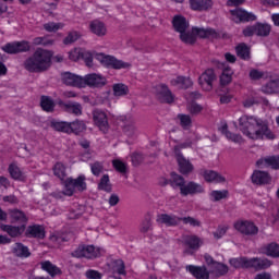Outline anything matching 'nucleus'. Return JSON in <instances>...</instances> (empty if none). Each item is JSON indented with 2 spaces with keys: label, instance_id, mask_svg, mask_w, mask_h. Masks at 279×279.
I'll list each match as a JSON object with an SVG mask.
<instances>
[{
  "label": "nucleus",
  "instance_id": "obj_59",
  "mask_svg": "<svg viewBox=\"0 0 279 279\" xmlns=\"http://www.w3.org/2000/svg\"><path fill=\"white\" fill-rule=\"evenodd\" d=\"M61 27H63L62 23L49 22L44 24V29H46V32H58Z\"/></svg>",
  "mask_w": 279,
  "mask_h": 279
},
{
  "label": "nucleus",
  "instance_id": "obj_28",
  "mask_svg": "<svg viewBox=\"0 0 279 279\" xmlns=\"http://www.w3.org/2000/svg\"><path fill=\"white\" fill-rule=\"evenodd\" d=\"M253 184H269L271 177L268 172L255 170L251 177Z\"/></svg>",
  "mask_w": 279,
  "mask_h": 279
},
{
  "label": "nucleus",
  "instance_id": "obj_56",
  "mask_svg": "<svg viewBox=\"0 0 279 279\" xmlns=\"http://www.w3.org/2000/svg\"><path fill=\"white\" fill-rule=\"evenodd\" d=\"M180 221H183L185 225H190L193 228H199L202 227V221L189 216V217H180Z\"/></svg>",
  "mask_w": 279,
  "mask_h": 279
},
{
  "label": "nucleus",
  "instance_id": "obj_63",
  "mask_svg": "<svg viewBox=\"0 0 279 279\" xmlns=\"http://www.w3.org/2000/svg\"><path fill=\"white\" fill-rule=\"evenodd\" d=\"M87 279H101V272L97 270L89 269L85 272Z\"/></svg>",
  "mask_w": 279,
  "mask_h": 279
},
{
  "label": "nucleus",
  "instance_id": "obj_47",
  "mask_svg": "<svg viewBox=\"0 0 279 279\" xmlns=\"http://www.w3.org/2000/svg\"><path fill=\"white\" fill-rule=\"evenodd\" d=\"M235 51L241 60H250V47H247L245 44L238 45Z\"/></svg>",
  "mask_w": 279,
  "mask_h": 279
},
{
  "label": "nucleus",
  "instance_id": "obj_34",
  "mask_svg": "<svg viewBox=\"0 0 279 279\" xmlns=\"http://www.w3.org/2000/svg\"><path fill=\"white\" fill-rule=\"evenodd\" d=\"M59 106H63L65 112L80 117L82 114V105L80 102H63L59 101Z\"/></svg>",
  "mask_w": 279,
  "mask_h": 279
},
{
  "label": "nucleus",
  "instance_id": "obj_14",
  "mask_svg": "<svg viewBox=\"0 0 279 279\" xmlns=\"http://www.w3.org/2000/svg\"><path fill=\"white\" fill-rule=\"evenodd\" d=\"M93 119L95 125L99 128L100 132L107 134L108 130H110V124L108 123V114L99 109H96L93 112Z\"/></svg>",
  "mask_w": 279,
  "mask_h": 279
},
{
  "label": "nucleus",
  "instance_id": "obj_62",
  "mask_svg": "<svg viewBox=\"0 0 279 279\" xmlns=\"http://www.w3.org/2000/svg\"><path fill=\"white\" fill-rule=\"evenodd\" d=\"M132 165L133 167H138L140 165H143V161L145 158L143 157V154L134 153L131 156Z\"/></svg>",
  "mask_w": 279,
  "mask_h": 279
},
{
  "label": "nucleus",
  "instance_id": "obj_64",
  "mask_svg": "<svg viewBox=\"0 0 279 279\" xmlns=\"http://www.w3.org/2000/svg\"><path fill=\"white\" fill-rule=\"evenodd\" d=\"M203 110L201 105H197V102H192L189 106V111L191 112V114H199V112Z\"/></svg>",
  "mask_w": 279,
  "mask_h": 279
},
{
  "label": "nucleus",
  "instance_id": "obj_18",
  "mask_svg": "<svg viewBox=\"0 0 279 279\" xmlns=\"http://www.w3.org/2000/svg\"><path fill=\"white\" fill-rule=\"evenodd\" d=\"M61 82L62 84H65V86H74L76 88H82V85L84 84L82 76L71 72L61 73Z\"/></svg>",
  "mask_w": 279,
  "mask_h": 279
},
{
  "label": "nucleus",
  "instance_id": "obj_40",
  "mask_svg": "<svg viewBox=\"0 0 279 279\" xmlns=\"http://www.w3.org/2000/svg\"><path fill=\"white\" fill-rule=\"evenodd\" d=\"M70 134H82L86 130V124L82 120H75L69 123Z\"/></svg>",
  "mask_w": 279,
  "mask_h": 279
},
{
  "label": "nucleus",
  "instance_id": "obj_43",
  "mask_svg": "<svg viewBox=\"0 0 279 279\" xmlns=\"http://www.w3.org/2000/svg\"><path fill=\"white\" fill-rule=\"evenodd\" d=\"M50 128H52V130H56V132H64L65 134H71V128L69 126V122L52 121L50 123Z\"/></svg>",
  "mask_w": 279,
  "mask_h": 279
},
{
  "label": "nucleus",
  "instance_id": "obj_26",
  "mask_svg": "<svg viewBox=\"0 0 279 279\" xmlns=\"http://www.w3.org/2000/svg\"><path fill=\"white\" fill-rule=\"evenodd\" d=\"M257 167H270V169L279 170V155L268 156L266 158L258 159Z\"/></svg>",
  "mask_w": 279,
  "mask_h": 279
},
{
  "label": "nucleus",
  "instance_id": "obj_49",
  "mask_svg": "<svg viewBox=\"0 0 279 279\" xmlns=\"http://www.w3.org/2000/svg\"><path fill=\"white\" fill-rule=\"evenodd\" d=\"M262 92L265 93V95H274V93L278 92V82H268L266 85L262 87Z\"/></svg>",
  "mask_w": 279,
  "mask_h": 279
},
{
  "label": "nucleus",
  "instance_id": "obj_38",
  "mask_svg": "<svg viewBox=\"0 0 279 279\" xmlns=\"http://www.w3.org/2000/svg\"><path fill=\"white\" fill-rule=\"evenodd\" d=\"M229 263L234 269H250V258L247 257L232 258Z\"/></svg>",
  "mask_w": 279,
  "mask_h": 279
},
{
  "label": "nucleus",
  "instance_id": "obj_19",
  "mask_svg": "<svg viewBox=\"0 0 279 279\" xmlns=\"http://www.w3.org/2000/svg\"><path fill=\"white\" fill-rule=\"evenodd\" d=\"M232 20L235 23H250V21H256V15L250 13L243 9L231 10Z\"/></svg>",
  "mask_w": 279,
  "mask_h": 279
},
{
  "label": "nucleus",
  "instance_id": "obj_12",
  "mask_svg": "<svg viewBox=\"0 0 279 279\" xmlns=\"http://www.w3.org/2000/svg\"><path fill=\"white\" fill-rule=\"evenodd\" d=\"M234 228L244 236H256L258 234V227L250 220H239L234 223Z\"/></svg>",
  "mask_w": 279,
  "mask_h": 279
},
{
  "label": "nucleus",
  "instance_id": "obj_13",
  "mask_svg": "<svg viewBox=\"0 0 279 279\" xmlns=\"http://www.w3.org/2000/svg\"><path fill=\"white\" fill-rule=\"evenodd\" d=\"M155 95L161 104H173L175 96L169 90V86L159 84L155 87Z\"/></svg>",
  "mask_w": 279,
  "mask_h": 279
},
{
  "label": "nucleus",
  "instance_id": "obj_27",
  "mask_svg": "<svg viewBox=\"0 0 279 279\" xmlns=\"http://www.w3.org/2000/svg\"><path fill=\"white\" fill-rule=\"evenodd\" d=\"M190 8L195 12H206L213 8V0H190Z\"/></svg>",
  "mask_w": 279,
  "mask_h": 279
},
{
  "label": "nucleus",
  "instance_id": "obj_60",
  "mask_svg": "<svg viewBox=\"0 0 279 279\" xmlns=\"http://www.w3.org/2000/svg\"><path fill=\"white\" fill-rule=\"evenodd\" d=\"M81 59L84 60L88 69H93V53H90L89 51L83 50V54Z\"/></svg>",
  "mask_w": 279,
  "mask_h": 279
},
{
  "label": "nucleus",
  "instance_id": "obj_37",
  "mask_svg": "<svg viewBox=\"0 0 279 279\" xmlns=\"http://www.w3.org/2000/svg\"><path fill=\"white\" fill-rule=\"evenodd\" d=\"M171 86H177L178 88H182L186 90V88H191L193 86V81L190 77L178 76L170 81Z\"/></svg>",
  "mask_w": 279,
  "mask_h": 279
},
{
  "label": "nucleus",
  "instance_id": "obj_10",
  "mask_svg": "<svg viewBox=\"0 0 279 279\" xmlns=\"http://www.w3.org/2000/svg\"><path fill=\"white\" fill-rule=\"evenodd\" d=\"M97 60L107 66V69H130L131 64L119 60L112 56H106L104 53L97 54Z\"/></svg>",
  "mask_w": 279,
  "mask_h": 279
},
{
  "label": "nucleus",
  "instance_id": "obj_39",
  "mask_svg": "<svg viewBox=\"0 0 279 279\" xmlns=\"http://www.w3.org/2000/svg\"><path fill=\"white\" fill-rule=\"evenodd\" d=\"M220 132L225 134L228 141H232V143H243V136L241 134H234L228 130V124H225L220 128Z\"/></svg>",
  "mask_w": 279,
  "mask_h": 279
},
{
  "label": "nucleus",
  "instance_id": "obj_55",
  "mask_svg": "<svg viewBox=\"0 0 279 279\" xmlns=\"http://www.w3.org/2000/svg\"><path fill=\"white\" fill-rule=\"evenodd\" d=\"M112 165L116 171H118L119 173H128V163L119 159H116V160H112Z\"/></svg>",
  "mask_w": 279,
  "mask_h": 279
},
{
  "label": "nucleus",
  "instance_id": "obj_32",
  "mask_svg": "<svg viewBox=\"0 0 279 279\" xmlns=\"http://www.w3.org/2000/svg\"><path fill=\"white\" fill-rule=\"evenodd\" d=\"M8 171L12 180H17L19 182H25V180H27L25 172H23V170H21L16 163H11L8 168Z\"/></svg>",
  "mask_w": 279,
  "mask_h": 279
},
{
  "label": "nucleus",
  "instance_id": "obj_11",
  "mask_svg": "<svg viewBox=\"0 0 279 279\" xmlns=\"http://www.w3.org/2000/svg\"><path fill=\"white\" fill-rule=\"evenodd\" d=\"M107 83L108 81L106 80V76L101 74H86L83 77L82 88H86V86H89V88H102V86H106Z\"/></svg>",
  "mask_w": 279,
  "mask_h": 279
},
{
  "label": "nucleus",
  "instance_id": "obj_45",
  "mask_svg": "<svg viewBox=\"0 0 279 279\" xmlns=\"http://www.w3.org/2000/svg\"><path fill=\"white\" fill-rule=\"evenodd\" d=\"M256 36H268L271 34V25L257 23L255 24Z\"/></svg>",
  "mask_w": 279,
  "mask_h": 279
},
{
  "label": "nucleus",
  "instance_id": "obj_7",
  "mask_svg": "<svg viewBox=\"0 0 279 279\" xmlns=\"http://www.w3.org/2000/svg\"><path fill=\"white\" fill-rule=\"evenodd\" d=\"M72 256L74 258H87L88 260H93L95 258H99L101 256V251L95 245H78V247L72 252Z\"/></svg>",
  "mask_w": 279,
  "mask_h": 279
},
{
  "label": "nucleus",
  "instance_id": "obj_50",
  "mask_svg": "<svg viewBox=\"0 0 279 279\" xmlns=\"http://www.w3.org/2000/svg\"><path fill=\"white\" fill-rule=\"evenodd\" d=\"M113 271L114 274H119V276H128V271H125V263L122 259L113 262Z\"/></svg>",
  "mask_w": 279,
  "mask_h": 279
},
{
  "label": "nucleus",
  "instance_id": "obj_4",
  "mask_svg": "<svg viewBox=\"0 0 279 279\" xmlns=\"http://www.w3.org/2000/svg\"><path fill=\"white\" fill-rule=\"evenodd\" d=\"M172 26L174 28V32H178V34H180V40L182 43H184L185 45H195V37H193V35H190V24L186 21V17L182 15H174L172 19Z\"/></svg>",
  "mask_w": 279,
  "mask_h": 279
},
{
  "label": "nucleus",
  "instance_id": "obj_3",
  "mask_svg": "<svg viewBox=\"0 0 279 279\" xmlns=\"http://www.w3.org/2000/svg\"><path fill=\"white\" fill-rule=\"evenodd\" d=\"M170 186H172V189H179L180 195H182V197H187V195H199L204 193V185L194 181H189L186 183V179L175 172H171L170 174Z\"/></svg>",
  "mask_w": 279,
  "mask_h": 279
},
{
  "label": "nucleus",
  "instance_id": "obj_51",
  "mask_svg": "<svg viewBox=\"0 0 279 279\" xmlns=\"http://www.w3.org/2000/svg\"><path fill=\"white\" fill-rule=\"evenodd\" d=\"M151 230H154L151 225V218L147 217L142 221L140 226V232L142 234H147V232H151Z\"/></svg>",
  "mask_w": 279,
  "mask_h": 279
},
{
  "label": "nucleus",
  "instance_id": "obj_6",
  "mask_svg": "<svg viewBox=\"0 0 279 279\" xmlns=\"http://www.w3.org/2000/svg\"><path fill=\"white\" fill-rule=\"evenodd\" d=\"M181 244L183 245V254L193 256L197 250L202 247L204 242L197 235H182Z\"/></svg>",
  "mask_w": 279,
  "mask_h": 279
},
{
  "label": "nucleus",
  "instance_id": "obj_20",
  "mask_svg": "<svg viewBox=\"0 0 279 279\" xmlns=\"http://www.w3.org/2000/svg\"><path fill=\"white\" fill-rule=\"evenodd\" d=\"M177 162L179 165V171L182 173V175H189L193 173L195 167L181 153L177 154Z\"/></svg>",
  "mask_w": 279,
  "mask_h": 279
},
{
  "label": "nucleus",
  "instance_id": "obj_44",
  "mask_svg": "<svg viewBox=\"0 0 279 279\" xmlns=\"http://www.w3.org/2000/svg\"><path fill=\"white\" fill-rule=\"evenodd\" d=\"M99 191H105L106 193H112V185L110 184V177L104 174L98 184Z\"/></svg>",
  "mask_w": 279,
  "mask_h": 279
},
{
  "label": "nucleus",
  "instance_id": "obj_31",
  "mask_svg": "<svg viewBox=\"0 0 279 279\" xmlns=\"http://www.w3.org/2000/svg\"><path fill=\"white\" fill-rule=\"evenodd\" d=\"M40 267L43 271H47L51 278H56V276H62V269L56 266L50 260H45L40 263Z\"/></svg>",
  "mask_w": 279,
  "mask_h": 279
},
{
  "label": "nucleus",
  "instance_id": "obj_46",
  "mask_svg": "<svg viewBox=\"0 0 279 279\" xmlns=\"http://www.w3.org/2000/svg\"><path fill=\"white\" fill-rule=\"evenodd\" d=\"M53 173L56 178L59 180L64 181L66 178V167L62 162H57L53 167Z\"/></svg>",
  "mask_w": 279,
  "mask_h": 279
},
{
  "label": "nucleus",
  "instance_id": "obj_52",
  "mask_svg": "<svg viewBox=\"0 0 279 279\" xmlns=\"http://www.w3.org/2000/svg\"><path fill=\"white\" fill-rule=\"evenodd\" d=\"M84 53V49L82 48H74L69 52V58L72 62H77V60H82V56Z\"/></svg>",
  "mask_w": 279,
  "mask_h": 279
},
{
  "label": "nucleus",
  "instance_id": "obj_22",
  "mask_svg": "<svg viewBox=\"0 0 279 279\" xmlns=\"http://www.w3.org/2000/svg\"><path fill=\"white\" fill-rule=\"evenodd\" d=\"M186 271H190L196 279H210V270L206 266H186Z\"/></svg>",
  "mask_w": 279,
  "mask_h": 279
},
{
  "label": "nucleus",
  "instance_id": "obj_48",
  "mask_svg": "<svg viewBox=\"0 0 279 279\" xmlns=\"http://www.w3.org/2000/svg\"><path fill=\"white\" fill-rule=\"evenodd\" d=\"M229 192L228 190L222 191H211L209 197L211 202H221V199H228Z\"/></svg>",
  "mask_w": 279,
  "mask_h": 279
},
{
  "label": "nucleus",
  "instance_id": "obj_1",
  "mask_svg": "<svg viewBox=\"0 0 279 279\" xmlns=\"http://www.w3.org/2000/svg\"><path fill=\"white\" fill-rule=\"evenodd\" d=\"M240 132L251 141H274L276 135L269 129V124L254 116H242L239 119Z\"/></svg>",
  "mask_w": 279,
  "mask_h": 279
},
{
  "label": "nucleus",
  "instance_id": "obj_53",
  "mask_svg": "<svg viewBox=\"0 0 279 279\" xmlns=\"http://www.w3.org/2000/svg\"><path fill=\"white\" fill-rule=\"evenodd\" d=\"M90 169L93 175L99 177L104 173V163L101 161H95L94 163H90Z\"/></svg>",
  "mask_w": 279,
  "mask_h": 279
},
{
  "label": "nucleus",
  "instance_id": "obj_21",
  "mask_svg": "<svg viewBox=\"0 0 279 279\" xmlns=\"http://www.w3.org/2000/svg\"><path fill=\"white\" fill-rule=\"evenodd\" d=\"M269 267H271V260H269L268 258H248V269H255V271H263V269H269Z\"/></svg>",
  "mask_w": 279,
  "mask_h": 279
},
{
  "label": "nucleus",
  "instance_id": "obj_23",
  "mask_svg": "<svg viewBox=\"0 0 279 279\" xmlns=\"http://www.w3.org/2000/svg\"><path fill=\"white\" fill-rule=\"evenodd\" d=\"M157 223H162L168 228H174L175 226H180V217L175 215L169 214H159L156 219Z\"/></svg>",
  "mask_w": 279,
  "mask_h": 279
},
{
  "label": "nucleus",
  "instance_id": "obj_8",
  "mask_svg": "<svg viewBox=\"0 0 279 279\" xmlns=\"http://www.w3.org/2000/svg\"><path fill=\"white\" fill-rule=\"evenodd\" d=\"M205 263L209 267V274H213L216 278H221V276H226L228 271L230 270L228 268V265L223 263H219L210 256V254L204 255Z\"/></svg>",
  "mask_w": 279,
  "mask_h": 279
},
{
  "label": "nucleus",
  "instance_id": "obj_29",
  "mask_svg": "<svg viewBox=\"0 0 279 279\" xmlns=\"http://www.w3.org/2000/svg\"><path fill=\"white\" fill-rule=\"evenodd\" d=\"M1 230H3V232H7V234H9V236H12V239H16L21 236L23 232H25V225L19 227L12 225H2Z\"/></svg>",
  "mask_w": 279,
  "mask_h": 279
},
{
  "label": "nucleus",
  "instance_id": "obj_17",
  "mask_svg": "<svg viewBox=\"0 0 279 279\" xmlns=\"http://www.w3.org/2000/svg\"><path fill=\"white\" fill-rule=\"evenodd\" d=\"M190 36H193L194 44H195L197 43V36L198 38H217L218 34H217V31L213 28H202V27L194 26L190 32Z\"/></svg>",
  "mask_w": 279,
  "mask_h": 279
},
{
  "label": "nucleus",
  "instance_id": "obj_58",
  "mask_svg": "<svg viewBox=\"0 0 279 279\" xmlns=\"http://www.w3.org/2000/svg\"><path fill=\"white\" fill-rule=\"evenodd\" d=\"M248 77L250 80H253V82H258V80H263V77H265V72L253 69L250 71Z\"/></svg>",
  "mask_w": 279,
  "mask_h": 279
},
{
  "label": "nucleus",
  "instance_id": "obj_54",
  "mask_svg": "<svg viewBox=\"0 0 279 279\" xmlns=\"http://www.w3.org/2000/svg\"><path fill=\"white\" fill-rule=\"evenodd\" d=\"M76 40H80V33L73 31L70 32L63 39V45H73V43H76Z\"/></svg>",
  "mask_w": 279,
  "mask_h": 279
},
{
  "label": "nucleus",
  "instance_id": "obj_24",
  "mask_svg": "<svg viewBox=\"0 0 279 279\" xmlns=\"http://www.w3.org/2000/svg\"><path fill=\"white\" fill-rule=\"evenodd\" d=\"M89 32L95 36H98V38H104V36L108 34V28L104 22L94 20L89 22Z\"/></svg>",
  "mask_w": 279,
  "mask_h": 279
},
{
  "label": "nucleus",
  "instance_id": "obj_25",
  "mask_svg": "<svg viewBox=\"0 0 279 279\" xmlns=\"http://www.w3.org/2000/svg\"><path fill=\"white\" fill-rule=\"evenodd\" d=\"M27 239H45V227L40 225L28 226L25 231Z\"/></svg>",
  "mask_w": 279,
  "mask_h": 279
},
{
  "label": "nucleus",
  "instance_id": "obj_42",
  "mask_svg": "<svg viewBox=\"0 0 279 279\" xmlns=\"http://www.w3.org/2000/svg\"><path fill=\"white\" fill-rule=\"evenodd\" d=\"M112 89L114 97H125V95H129L130 93V87L122 83L114 84Z\"/></svg>",
  "mask_w": 279,
  "mask_h": 279
},
{
  "label": "nucleus",
  "instance_id": "obj_35",
  "mask_svg": "<svg viewBox=\"0 0 279 279\" xmlns=\"http://www.w3.org/2000/svg\"><path fill=\"white\" fill-rule=\"evenodd\" d=\"M263 254L270 256V258H279V244L271 242L262 247Z\"/></svg>",
  "mask_w": 279,
  "mask_h": 279
},
{
  "label": "nucleus",
  "instance_id": "obj_15",
  "mask_svg": "<svg viewBox=\"0 0 279 279\" xmlns=\"http://www.w3.org/2000/svg\"><path fill=\"white\" fill-rule=\"evenodd\" d=\"M217 80V75H215V70L207 69L203 72V74L198 78V84L202 86L203 90H213V82Z\"/></svg>",
  "mask_w": 279,
  "mask_h": 279
},
{
  "label": "nucleus",
  "instance_id": "obj_41",
  "mask_svg": "<svg viewBox=\"0 0 279 279\" xmlns=\"http://www.w3.org/2000/svg\"><path fill=\"white\" fill-rule=\"evenodd\" d=\"M40 106L45 112H53L56 102H53V99H51L49 96H41Z\"/></svg>",
  "mask_w": 279,
  "mask_h": 279
},
{
  "label": "nucleus",
  "instance_id": "obj_5",
  "mask_svg": "<svg viewBox=\"0 0 279 279\" xmlns=\"http://www.w3.org/2000/svg\"><path fill=\"white\" fill-rule=\"evenodd\" d=\"M64 195H68V197H71L75 191H80L81 193L86 191V177L84 174H81L77 177V179L68 178L64 181Z\"/></svg>",
  "mask_w": 279,
  "mask_h": 279
},
{
  "label": "nucleus",
  "instance_id": "obj_16",
  "mask_svg": "<svg viewBox=\"0 0 279 279\" xmlns=\"http://www.w3.org/2000/svg\"><path fill=\"white\" fill-rule=\"evenodd\" d=\"M122 132L129 138H134V136L138 135V129L136 128V122L132 117H122Z\"/></svg>",
  "mask_w": 279,
  "mask_h": 279
},
{
  "label": "nucleus",
  "instance_id": "obj_30",
  "mask_svg": "<svg viewBox=\"0 0 279 279\" xmlns=\"http://www.w3.org/2000/svg\"><path fill=\"white\" fill-rule=\"evenodd\" d=\"M12 253L17 258H29L32 256V252H29V247L21 242H16L12 247Z\"/></svg>",
  "mask_w": 279,
  "mask_h": 279
},
{
  "label": "nucleus",
  "instance_id": "obj_61",
  "mask_svg": "<svg viewBox=\"0 0 279 279\" xmlns=\"http://www.w3.org/2000/svg\"><path fill=\"white\" fill-rule=\"evenodd\" d=\"M181 122V125L183 126L184 130H189V128H191V116H186V114H179L178 116Z\"/></svg>",
  "mask_w": 279,
  "mask_h": 279
},
{
  "label": "nucleus",
  "instance_id": "obj_57",
  "mask_svg": "<svg viewBox=\"0 0 279 279\" xmlns=\"http://www.w3.org/2000/svg\"><path fill=\"white\" fill-rule=\"evenodd\" d=\"M232 82V73L229 70H225L220 75V84L221 86H228Z\"/></svg>",
  "mask_w": 279,
  "mask_h": 279
},
{
  "label": "nucleus",
  "instance_id": "obj_36",
  "mask_svg": "<svg viewBox=\"0 0 279 279\" xmlns=\"http://www.w3.org/2000/svg\"><path fill=\"white\" fill-rule=\"evenodd\" d=\"M9 217L12 223H27V216L21 209H10Z\"/></svg>",
  "mask_w": 279,
  "mask_h": 279
},
{
  "label": "nucleus",
  "instance_id": "obj_33",
  "mask_svg": "<svg viewBox=\"0 0 279 279\" xmlns=\"http://www.w3.org/2000/svg\"><path fill=\"white\" fill-rule=\"evenodd\" d=\"M205 182H215L216 184H220L221 182H226V178L213 170H204L202 173Z\"/></svg>",
  "mask_w": 279,
  "mask_h": 279
},
{
  "label": "nucleus",
  "instance_id": "obj_2",
  "mask_svg": "<svg viewBox=\"0 0 279 279\" xmlns=\"http://www.w3.org/2000/svg\"><path fill=\"white\" fill-rule=\"evenodd\" d=\"M51 58H53L51 51L38 48L24 61V69L29 73H45L51 69Z\"/></svg>",
  "mask_w": 279,
  "mask_h": 279
},
{
  "label": "nucleus",
  "instance_id": "obj_9",
  "mask_svg": "<svg viewBox=\"0 0 279 279\" xmlns=\"http://www.w3.org/2000/svg\"><path fill=\"white\" fill-rule=\"evenodd\" d=\"M32 49L29 41H12L2 46V51L4 53H9L10 56H16V53H27Z\"/></svg>",
  "mask_w": 279,
  "mask_h": 279
}]
</instances>
